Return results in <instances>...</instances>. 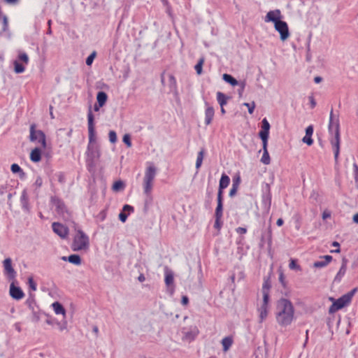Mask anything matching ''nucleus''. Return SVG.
Returning <instances> with one entry per match:
<instances>
[{
    "label": "nucleus",
    "instance_id": "obj_32",
    "mask_svg": "<svg viewBox=\"0 0 358 358\" xmlns=\"http://www.w3.org/2000/svg\"><path fill=\"white\" fill-rule=\"evenodd\" d=\"M267 144H263L264 153L261 159V162L264 164H268L270 163V157L267 150Z\"/></svg>",
    "mask_w": 358,
    "mask_h": 358
},
{
    "label": "nucleus",
    "instance_id": "obj_45",
    "mask_svg": "<svg viewBox=\"0 0 358 358\" xmlns=\"http://www.w3.org/2000/svg\"><path fill=\"white\" fill-rule=\"evenodd\" d=\"M243 105L248 108V112L250 114H252L254 113L255 108V103L254 101L251 103H244Z\"/></svg>",
    "mask_w": 358,
    "mask_h": 358
},
{
    "label": "nucleus",
    "instance_id": "obj_52",
    "mask_svg": "<svg viewBox=\"0 0 358 358\" xmlns=\"http://www.w3.org/2000/svg\"><path fill=\"white\" fill-rule=\"evenodd\" d=\"M238 85H239V87H240L239 89L238 90V93L239 96H241L243 94V92L244 91L245 87V82L243 81V82L239 83V84Z\"/></svg>",
    "mask_w": 358,
    "mask_h": 358
},
{
    "label": "nucleus",
    "instance_id": "obj_38",
    "mask_svg": "<svg viewBox=\"0 0 358 358\" xmlns=\"http://www.w3.org/2000/svg\"><path fill=\"white\" fill-rule=\"evenodd\" d=\"M204 61H205L204 58L203 57H201L199 59L197 64L194 66V69H195V70L196 71V73L198 75H201L202 73V66L203 65Z\"/></svg>",
    "mask_w": 358,
    "mask_h": 358
},
{
    "label": "nucleus",
    "instance_id": "obj_36",
    "mask_svg": "<svg viewBox=\"0 0 358 358\" xmlns=\"http://www.w3.org/2000/svg\"><path fill=\"white\" fill-rule=\"evenodd\" d=\"M152 189V182L143 180V190L145 194H151V191Z\"/></svg>",
    "mask_w": 358,
    "mask_h": 358
},
{
    "label": "nucleus",
    "instance_id": "obj_1",
    "mask_svg": "<svg viewBox=\"0 0 358 358\" xmlns=\"http://www.w3.org/2000/svg\"><path fill=\"white\" fill-rule=\"evenodd\" d=\"M87 122L89 143L86 152V162L87 166L90 169L95 166L96 161L99 160L101 156L99 145L96 141V131L94 124V115L90 107L87 113Z\"/></svg>",
    "mask_w": 358,
    "mask_h": 358
},
{
    "label": "nucleus",
    "instance_id": "obj_9",
    "mask_svg": "<svg viewBox=\"0 0 358 358\" xmlns=\"http://www.w3.org/2000/svg\"><path fill=\"white\" fill-rule=\"evenodd\" d=\"M269 130L270 124L266 120V118H264L262 121V129L259 133V136L262 139L263 144L268 143Z\"/></svg>",
    "mask_w": 358,
    "mask_h": 358
},
{
    "label": "nucleus",
    "instance_id": "obj_39",
    "mask_svg": "<svg viewBox=\"0 0 358 358\" xmlns=\"http://www.w3.org/2000/svg\"><path fill=\"white\" fill-rule=\"evenodd\" d=\"M14 64V70L15 72L17 73H23L25 70L24 66L20 64L18 61H15L13 62Z\"/></svg>",
    "mask_w": 358,
    "mask_h": 358
},
{
    "label": "nucleus",
    "instance_id": "obj_22",
    "mask_svg": "<svg viewBox=\"0 0 358 358\" xmlns=\"http://www.w3.org/2000/svg\"><path fill=\"white\" fill-rule=\"evenodd\" d=\"M62 259L64 261H68L70 263L75 265H80L81 264V258L78 255H71L69 257H62Z\"/></svg>",
    "mask_w": 358,
    "mask_h": 358
},
{
    "label": "nucleus",
    "instance_id": "obj_37",
    "mask_svg": "<svg viewBox=\"0 0 358 358\" xmlns=\"http://www.w3.org/2000/svg\"><path fill=\"white\" fill-rule=\"evenodd\" d=\"M145 203H144V211L147 212L152 205V196L151 194H145Z\"/></svg>",
    "mask_w": 358,
    "mask_h": 358
},
{
    "label": "nucleus",
    "instance_id": "obj_51",
    "mask_svg": "<svg viewBox=\"0 0 358 358\" xmlns=\"http://www.w3.org/2000/svg\"><path fill=\"white\" fill-rule=\"evenodd\" d=\"M28 283L29 288L32 289L33 291H35L36 289V283L34 282L32 278H29L28 279Z\"/></svg>",
    "mask_w": 358,
    "mask_h": 358
},
{
    "label": "nucleus",
    "instance_id": "obj_55",
    "mask_svg": "<svg viewBox=\"0 0 358 358\" xmlns=\"http://www.w3.org/2000/svg\"><path fill=\"white\" fill-rule=\"evenodd\" d=\"M353 174L356 181L358 180V165L355 163L353 164Z\"/></svg>",
    "mask_w": 358,
    "mask_h": 358
},
{
    "label": "nucleus",
    "instance_id": "obj_64",
    "mask_svg": "<svg viewBox=\"0 0 358 358\" xmlns=\"http://www.w3.org/2000/svg\"><path fill=\"white\" fill-rule=\"evenodd\" d=\"M309 99H310V103L311 108H315L316 106V102H315L314 98L313 96H310Z\"/></svg>",
    "mask_w": 358,
    "mask_h": 358
},
{
    "label": "nucleus",
    "instance_id": "obj_50",
    "mask_svg": "<svg viewBox=\"0 0 358 358\" xmlns=\"http://www.w3.org/2000/svg\"><path fill=\"white\" fill-rule=\"evenodd\" d=\"M302 141L304 143H306L308 145H311L313 143L312 136L305 135V136L302 138Z\"/></svg>",
    "mask_w": 358,
    "mask_h": 358
},
{
    "label": "nucleus",
    "instance_id": "obj_59",
    "mask_svg": "<svg viewBox=\"0 0 358 358\" xmlns=\"http://www.w3.org/2000/svg\"><path fill=\"white\" fill-rule=\"evenodd\" d=\"M221 226H222L221 219H218L217 217H215L214 227L217 229H220L221 228Z\"/></svg>",
    "mask_w": 358,
    "mask_h": 358
},
{
    "label": "nucleus",
    "instance_id": "obj_7",
    "mask_svg": "<svg viewBox=\"0 0 358 358\" xmlns=\"http://www.w3.org/2000/svg\"><path fill=\"white\" fill-rule=\"evenodd\" d=\"M351 301L349 299V297L344 294L333 302L332 305L329 307V313H334L344 308Z\"/></svg>",
    "mask_w": 358,
    "mask_h": 358
},
{
    "label": "nucleus",
    "instance_id": "obj_16",
    "mask_svg": "<svg viewBox=\"0 0 358 358\" xmlns=\"http://www.w3.org/2000/svg\"><path fill=\"white\" fill-rule=\"evenodd\" d=\"M1 19L3 26L1 30L0 31V36L10 38L11 34L9 30L8 18L6 15H3L1 16Z\"/></svg>",
    "mask_w": 358,
    "mask_h": 358
},
{
    "label": "nucleus",
    "instance_id": "obj_20",
    "mask_svg": "<svg viewBox=\"0 0 358 358\" xmlns=\"http://www.w3.org/2000/svg\"><path fill=\"white\" fill-rule=\"evenodd\" d=\"M206 105L207 107L205 111V124L209 125L213 119L215 110L214 108L208 106L207 103H206Z\"/></svg>",
    "mask_w": 358,
    "mask_h": 358
},
{
    "label": "nucleus",
    "instance_id": "obj_11",
    "mask_svg": "<svg viewBox=\"0 0 358 358\" xmlns=\"http://www.w3.org/2000/svg\"><path fill=\"white\" fill-rule=\"evenodd\" d=\"M282 15L280 10L278 9L271 10L267 13L266 15L265 16V22H272L274 23V24L279 21H281Z\"/></svg>",
    "mask_w": 358,
    "mask_h": 358
},
{
    "label": "nucleus",
    "instance_id": "obj_23",
    "mask_svg": "<svg viewBox=\"0 0 358 358\" xmlns=\"http://www.w3.org/2000/svg\"><path fill=\"white\" fill-rule=\"evenodd\" d=\"M233 343L234 340L232 336H229L224 337L221 341L223 351L224 352H227L231 347Z\"/></svg>",
    "mask_w": 358,
    "mask_h": 358
},
{
    "label": "nucleus",
    "instance_id": "obj_5",
    "mask_svg": "<svg viewBox=\"0 0 358 358\" xmlns=\"http://www.w3.org/2000/svg\"><path fill=\"white\" fill-rule=\"evenodd\" d=\"M52 204L55 208L57 213L64 220H68L70 217V213L64 202L57 196L51 197Z\"/></svg>",
    "mask_w": 358,
    "mask_h": 358
},
{
    "label": "nucleus",
    "instance_id": "obj_46",
    "mask_svg": "<svg viewBox=\"0 0 358 358\" xmlns=\"http://www.w3.org/2000/svg\"><path fill=\"white\" fill-rule=\"evenodd\" d=\"M109 141L112 143H115L117 141V134L115 131H110L108 134Z\"/></svg>",
    "mask_w": 358,
    "mask_h": 358
},
{
    "label": "nucleus",
    "instance_id": "obj_24",
    "mask_svg": "<svg viewBox=\"0 0 358 358\" xmlns=\"http://www.w3.org/2000/svg\"><path fill=\"white\" fill-rule=\"evenodd\" d=\"M52 307L57 315H62L64 317L66 315V310L64 306L58 301H55L52 304Z\"/></svg>",
    "mask_w": 358,
    "mask_h": 358
},
{
    "label": "nucleus",
    "instance_id": "obj_54",
    "mask_svg": "<svg viewBox=\"0 0 358 358\" xmlns=\"http://www.w3.org/2000/svg\"><path fill=\"white\" fill-rule=\"evenodd\" d=\"M57 324L59 326V329L60 331L66 329L67 327V322L66 320L63 321L62 322H57Z\"/></svg>",
    "mask_w": 358,
    "mask_h": 358
},
{
    "label": "nucleus",
    "instance_id": "obj_6",
    "mask_svg": "<svg viewBox=\"0 0 358 358\" xmlns=\"http://www.w3.org/2000/svg\"><path fill=\"white\" fill-rule=\"evenodd\" d=\"M30 141L38 143L43 148L46 147L45 134L41 130H36L34 124L30 126Z\"/></svg>",
    "mask_w": 358,
    "mask_h": 358
},
{
    "label": "nucleus",
    "instance_id": "obj_49",
    "mask_svg": "<svg viewBox=\"0 0 358 358\" xmlns=\"http://www.w3.org/2000/svg\"><path fill=\"white\" fill-rule=\"evenodd\" d=\"M270 288H271L270 282L268 280H264L263 285H262V292H269Z\"/></svg>",
    "mask_w": 358,
    "mask_h": 358
},
{
    "label": "nucleus",
    "instance_id": "obj_2",
    "mask_svg": "<svg viewBox=\"0 0 358 358\" xmlns=\"http://www.w3.org/2000/svg\"><path fill=\"white\" fill-rule=\"evenodd\" d=\"M294 307L289 300L282 298L277 301L275 318L280 326L287 327L290 325L294 319Z\"/></svg>",
    "mask_w": 358,
    "mask_h": 358
},
{
    "label": "nucleus",
    "instance_id": "obj_56",
    "mask_svg": "<svg viewBox=\"0 0 358 358\" xmlns=\"http://www.w3.org/2000/svg\"><path fill=\"white\" fill-rule=\"evenodd\" d=\"M357 288L355 287V288L352 289L350 292L345 294V295L349 297V299L350 301H352V299L353 296L355 295V294L357 292Z\"/></svg>",
    "mask_w": 358,
    "mask_h": 358
},
{
    "label": "nucleus",
    "instance_id": "obj_34",
    "mask_svg": "<svg viewBox=\"0 0 358 358\" xmlns=\"http://www.w3.org/2000/svg\"><path fill=\"white\" fill-rule=\"evenodd\" d=\"M266 188L267 193L263 195V202L266 204H268V206H270L271 203V195L270 193V187L268 184L266 185Z\"/></svg>",
    "mask_w": 358,
    "mask_h": 358
},
{
    "label": "nucleus",
    "instance_id": "obj_60",
    "mask_svg": "<svg viewBox=\"0 0 358 358\" xmlns=\"http://www.w3.org/2000/svg\"><path fill=\"white\" fill-rule=\"evenodd\" d=\"M124 212H128L129 213L134 211V208L129 205H124L123 207Z\"/></svg>",
    "mask_w": 358,
    "mask_h": 358
},
{
    "label": "nucleus",
    "instance_id": "obj_21",
    "mask_svg": "<svg viewBox=\"0 0 358 358\" xmlns=\"http://www.w3.org/2000/svg\"><path fill=\"white\" fill-rule=\"evenodd\" d=\"M347 260L345 259H343L342 265L337 273L336 275L334 278V281L340 282L342 278L344 276L346 272V266H347Z\"/></svg>",
    "mask_w": 358,
    "mask_h": 358
},
{
    "label": "nucleus",
    "instance_id": "obj_25",
    "mask_svg": "<svg viewBox=\"0 0 358 358\" xmlns=\"http://www.w3.org/2000/svg\"><path fill=\"white\" fill-rule=\"evenodd\" d=\"M41 159V150L36 148L31 152L30 159L34 162H38Z\"/></svg>",
    "mask_w": 358,
    "mask_h": 358
},
{
    "label": "nucleus",
    "instance_id": "obj_28",
    "mask_svg": "<svg viewBox=\"0 0 358 358\" xmlns=\"http://www.w3.org/2000/svg\"><path fill=\"white\" fill-rule=\"evenodd\" d=\"M228 97L221 92H217V100L220 107L222 108L227 103Z\"/></svg>",
    "mask_w": 358,
    "mask_h": 358
},
{
    "label": "nucleus",
    "instance_id": "obj_19",
    "mask_svg": "<svg viewBox=\"0 0 358 358\" xmlns=\"http://www.w3.org/2000/svg\"><path fill=\"white\" fill-rule=\"evenodd\" d=\"M164 282L168 287L173 285L174 274L173 272L167 266L164 268Z\"/></svg>",
    "mask_w": 358,
    "mask_h": 358
},
{
    "label": "nucleus",
    "instance_id": "obj_18",
    "mask_svg": "<svg viewBox=\"0 0 358 358\" xmlns=\"http://www.w3.org/2000/svg\"><path fill=\"white\" fill-rule=\"evenodd\" d=\"M156 171L155 166L150 164L145 170L143 180L152 182L155 178Z\"/></svg>",
    "mask_w": 358,
    "mask_h": 358
},
{
    "label": "nucleus",
    "instance_id": "obj_40",
    "mask_svg": "<svg viewBox=\"0 0 358 358\" xmlns=\"http://www.w3.org/2000/svg\"><path fill=\"white\" fill-rule=\"evenodd\" d=\"M124 185L121 180H118L114 182L113 185V189L115 192H118L124 189Z\"/></svg>",
    "mask_w": 358,
    "mask_h": 358
},
{
    "label": "nucleus",
    "instance_id": "obj_10",
    "mask_svg": "<svg viewBox=\"0 0 358 358\" xmlns=\"http://www.w3.org/2000/svg\"><path fill=\"white\" fill-rule=\"evenodd\" d=\"M52 231L61 238H66L69 234V229L59 222H53L52 224Z\"/></svg>",
    "mask_w": 358,
    "mask_h": 358
},
{
    "label": "nucleus",
    "instance_id": "obj_53",
    "mask_svg": "<svg viewBox=\"0 0 358 358\" xmlns=\"http://www.w3.org/2000/svg\"><path fill=\"white\" fill-rule=\"evenodd\" d=\"M128 217V214L122 211L119 214V219L121 222H125Z\"/></svg>",
    "mask_w": 358,
    "mask_h": 358
},
{
    "label": "nucleus",
    "instance_id": "obj_58",
    "mask_svg": "<svg viewBox=\"0 0 358 358\" xmlns=\"http://www.w3.org/2000/svg\"><path fill=\"white\" fill-rule=\"evenodd\" d=\"M313 134V125H309L306 129V136H312Z\"/></svg>",
    "mask_w": 358,
    "mask_h": 358
},
{
    "label": "nucleus",
    "instance_id": "obj_41",
    "mask_svg": "<svg viewBox=\"0 0 358 358\" xmlns=\"http://www.w3.org/2000/svg\"><path fill=\"white\" fill-rule=\"evenodd\" d=\"M96 56V52L95 51H93L86 59V64L87 66H91L93 63V61L94 58Z\"/></svg>",
    "mask_w": 358,
    "mask_h": 358
},
{
    "label": "nucleus",
    "instance_id": "obj_44",
    "mask_svg": "<svg viewBox=\"0 0 358 358\" xmlns=\"http://www.w3.org/2000/svg\"><path fill=\"white\" fill-rule=\"evenodd\" d=\"M18 59H19V60L22 61V62H24L26 64H27L29 62L28 55L25 52H20L19 55H18Z\"/></svg>",
    "mask_w": 358,
    "mask_h": 358
},
{
    "label": "nucleus",
    "instance_id": "obj_29",
    "mask_svg": "<svg viewBox=\"0 0 358 358\" xmlns=\"http://www.w3.org/2000/svg\"><path fill=\"white\" fill-rule=\"evenodd\" d=\"M222 78L226 83L230 84L232 86H236L239 84V83L237 81V80L235 79L232 76H231L229 74H227V73L223 74Z\"/></svg>",
    "mask_w": 358,
    "mask_h": 358
},
{
    "label": "nucleus",
    "instance_id": "obj_57",
    "mask_svg": "<svg viewBox=\"0 0 358 358\" xmlns=\"http://www.w3.org/2000/svg\"><path fill=\"white\" fill-rule=\"evenodd\" d=\"M223 189L219 188L218 193H217V202H222L223 203Z\"/></svg>",
    "mask_w": 358,
    "mask_h": 358
},
{
    "label": "nucleus",
    "instance_id": "obj_31",
    "mask_svg": "<svg viewBox=\"0 0 358 358\" xmlns=\"http://www.w3.org/2000/svg\"><path fill=\"white\" fill-rule=\"evenodd\" d=\"M205 154V150L202 148L197 154L196 161V169L199 170L202 164L203 156Z\"/></svg>",
    "mask_w": 358,
    "mask_h": 358
},
{
    "label": "nucleus",
    "instance_id": "obj_27",
    "mask_svg": "<svg viewBox=\"0 0 358 358\" xmlns=\"http://www.w3.org/2000/svg\"><path fill=\"white\" fill-rule=\"evenodd\" d=\"M108 96L106 92L103 91H100L97 93L96 95V100L98 102V104H99V106H103L106 101H107Z\"/></svg>",
    "mask_w": 358,
    "mask_h": 358
},
{
    "label": "nucleus",
    "instance_id": "obj_63",
    "mask_svg": "<svg viewBox=\"0 0 358 358\" xmlns=\"http://www.w3.org/2000/svg\"><path fill=\"white\" fill-rule=\"evenodd\" d=\"M181 303H182V305H184V306L187 305V304H188V303H189V299H188V297H187V296H183L182 297Z\"/></svg>",
    "mask_w": 358,
    "mask_h": 358
},
{
    "label": "nucleus",
    "instance_id": "obj_4",
    "mask_svg": "<svg viewBox=\"0 0 358 358\" xmlns=\"http://www.w3.org/2000/svg\"><path fill=\"white\" fill-rule=\"evenodd\" d=\"M90 240L87 235L80 229L77 231L76 236H74L72 249L73 251L85 250L89 248Z\"/></svg>",
    "mask_w": 358,
    "mask_h": 358
},
{
    "label": "nucleus",
    "instance_id": "obj_8",
    "mask_svg": "<svg viewBox=\"0 0 358 358\" xmlns=\"http://www.w3.org/2000/svg\"><path fill=\"white\" fill-rule=\"evenodd\" d=\"M274 27L275 30L279 32L282 41H285L289 36V28L286 22L282 20L277 22Z\"/></svg>",
    "mask_w": 358,
    "mask_h": 358
},
{
    "label": "nucleus",
    "instance_id": "obj_12",
    "mask_svg": "<svg viewBox=\"0 0 358 358\" xmlns=\"http://www.w3.org/2000/svg\"><path fill=\"white\" fill-rule=\"evenodd\" d=\"M9 294L15 300H20L24 296V294L20 287L15 286L13 282L10 285Z\"/></svg>",
    "mask_w": 358,
    "mask_h": 358
},
{
    "label": "nucleus",
    "instance_id": "obj_47",
    "mask_svg": "<svg viewBox=\"0 0 358 358\" xmlns=\"http://www.w3.org/2000/svg\"><path fill=\"white\" fill-rule=\"evenodd\" d=\"M263 295V303L262 306H268V301H269V292H262Z\"/></svg>",
    "mask_w": 358,
    "mask_h": 358
},
{
    "label": "nucleus",
    "instance_id": "obj_3",
    "mask_svg": "<svg viewBox=\"0 0 358 358\" xmlns=\"http://www.w3.org/2000/svg\"><path fill=\"white\" fill-rule=\"evenodd\" d=\"M328 130L329 139L334 153V159L337 162L340 152V124L338 116L334 115L333 110L330 113Z\"/></svg>",
    "mask_w": 358,
    "mask_h": 358
},
{
    "label": "nucleus",
    "instance_id": "obj_13",
    "mask_svg": "<svg viewBox=\"0 0 358 358\" xmlns=\"http://www.w3.org/2000/svg\"><path fill=\"white\" fill-rule=\"evenodd\" d=\"M20 206L24 213H30L31 206L29 202V196L26 189H24L20 196Z\"/></svg>",
    "mask_w": 358,
    "mask_h": 358
},
{
    "label": "nucleus",
    "instance_id": "obj_17",
    "mask_svg": "<svg viewBox=\"0 0 358 358\" xmlns=\"http://www.w3.org/2000/svg\"><path fill=\"white\" fill-rule=\"evenodd\" d=\"M333 257L331 255H324L320 257V259L316 261L313 264V267L322 268L327 266L332 260Z\"/></svg>",
    "mask_w": 358,
    "mask_h": 358
},
{
    "label": "nucleus",
    "instance_id": "obj_61",
    "mask_svg": "<svg viewBox=\"0 0 358 358\" xmlns=\"http://www.w3.org/2000/svg\"><path fill=\"white\" fill-rule=\"evenodd\" d=\"M236 232L240 234H245L247 232V229L244 227H238L236 229Z\"/></svg>",
    "mask_w": 358,
    "mask_h": 358
},
{
    "label": "nucleus",
    "instance_id": "obj_30",
    "mask_svg": "<svg viewBox=\"0 0 358 358\" xmlns=\"http://www.w3.org/2000/svg\"><path fill=\"white\" fill-rule=\"evenodd\" d=\"M240 181H241V179H240L239 176H238L236 179L235 178L234 179L232 187L231 188V189L229 191V196L232 197L236 194L237 189H238V185L240 183Z\"/></svg>",
    "mask_w": 358,
    "mask_h": 358
},
{
    "label": "nucleus",
    "instance_id": "obj_35",
    "mask_svg": "<svg viewBox=\"0 0 358 358\" xmlns=\"http://www.w3.org/2000/svg\"><path fill=\"white\" fill-rule=\"evenodd\" d=\"M222 210H223V203L217 202V205L215 212V217L218 219H222Z\"/></svg>",
    "mask_w": 358,
    "mask_h": 358
},
{
    "label": "nucleus",
    "instance_id": "obj_43",
    "mask_svg": "<svg viewBox=\"0 0 358 358\" xmlns=\"http://www.w3.org/2000/svg\"><path fill=\"white\" fill-rule=\"evenodd\" d=\"M289 268L292 270H301L300 266L297 264L295 259H291L289 264Z\"/></svg>",
    "mask_w": 358,
    "mask_h": 358
},
{
    "label": "nucleus",
    "instance_id": "obj_42",
    "mask_svg": "<svg viewBox=\"0 0 358 358\" xmlns=\"http://www.w3.org/2000/svg\"><path fill=\"white\" fill-rule=\"evenodd\" d=\"M10 170L13 173H21L22 174H24L22 169L17 164H13L11 165Z\"/></svg>",
    "mask_w": 358,
    "mask_h": 358
},
{
    "label": "nucleus",
    "instance_id": "obj_26",
    "mask_svg": "<svg viewBox=\"0 0 358 358\" xmlns=\"http://www.w3.org/2000/svg\"><path fill=\"white\" fill-rule=\"evenodd\" d=\"M230 182L229 177L225 173H222L220 180L219 188L224 189L228 187Z\"/></svg>",
    "mask_w": 358,
    "mask_h": 358
},
{
    "label": "nucleus",
    "instance_id": "obj_15",
    "mask_svg": "<svg viewBox=\"0 0 358 358\" xmlns=\"http://www.w3.org/2000/svg\"><path fill=\"white\" fill-rule=\"evenodd\" d=\"M183 338L189 341H192L195 339V338L199 334V329L196 327H192L189 329L183 330Z\"/></svg>",
    "mask_w": 358,
    "mask_h": 358
},
{
    "label": "nucleus",
    "instance_id": "obj_62",
    "mask_svg": "<svg viewBox=\"0 0 358 358\" xmlns=\"http://www.w3.org/2000/svg\"><path fill=\"white\" fill-rule=\"evenodd\" d=\"M42 183H43V181H42V179L41 177H38L35 181V183L34 185L38 187H40L41 185H42Z\"/></svg>",
    "mask_w": 358,
    "mask_h": 358
},
{
    "label": "nucleus",
    "instance_id": "obj_48",
    "mask_svg": "<svg viewBox=\"0 0 358 358\" xmlns=\"http://www.w3.org/2000/svg\"><path fill=\"white\" fill-rule=\"evenodd\" d=\"M122 141L127 147L130 148L131 146V136L129 134H124Z\"/></svg>",
    "mask_w": 358,
    "mask_h": 358
},
{
    "label": "nucleus",
    "instance_id": "obj_33",
    "mask_svg": "<svg viewBox=\"0 0 358 358\" xmlns=\"http://www.w3.org/2000/svg\"><path fill=\"white\" fill-rule=\"evenodd\" d=\"M259 312L260 322H262L267 317L268 306L262 305L261 307L259 308Z\"/></svg>",
    "mask_w": 358,
    "mask_h": 358
},
{
    "label": "nucleus",
    "instance_id": "obj_14",
    "mask_svg": "<svg viewBox=\"0 0 358 358\" xmlns=\"http://www.w3.org/2000/svg\"><path fill=\"white\" fill-rule=\"evenodd\" d=\"M3 264L5 273L6 275H8V278L10 279L15 278V277L16 275V272L15 271V270L13 269V268L12 266L11 259L7 258V259H4Z\"/></svg>",
    "mask_w": 358,
    "mask_h": 358
}]
</instances>
